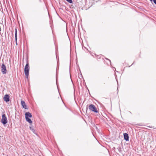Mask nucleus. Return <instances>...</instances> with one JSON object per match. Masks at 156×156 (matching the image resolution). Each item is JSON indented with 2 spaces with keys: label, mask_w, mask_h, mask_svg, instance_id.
Wrapping results in <instances>:
<instances>
[{
  "label": "nucleus",
  "mask_w": 156,
  "mask_h": 156,
  "mask_svg": "<svg viewBox=\"0 0 156 156\" xmlns=\"http://www.w3.org/2000/svg\"><path fill=\"white\" fill-rule=\"evenodd\" d=\"M29 69L30 67L29 66V64L27 61V63L24 67V73L26 77L27 78H28V77Z\"/></svg>",
  "instance_id": "f257e3e1"
},
{
  "label": "nucleus",
  "mask_w": 156,
  "mask_h": 156,
  "mask_svg": "<svg viewBox=\"0 0 156 156\" xmlns=\"http://www.w3.org/2000/svg\"><path fill=\"white\" fill-rule=\"evenodd\" d=\"M89 109L90 111H92L95 113H98V110L95 106V105L93 104H91L89 105Z\"/></svg>",
  "instance_id": "f03ea898"
},
{
  "label": "nucleus",
  "mask_w": 156,
  "mask_h": 156,
  "mask_svg": "<svg viewBox=\"0 0 156 156\" xmlns=\"http://www.w3.org/2000/svg\"><path fill=\"white\" fill-rule=\"evenodd\" d=\"M7 117L5 114L2 115V119L1 120L2 123L3 125H5L7 123Z\"/></svg>",
  "instance_id": "7ed1b4c3"
},
{
  "label": "nucleus",
  "mask_w": 156,
  "mask_h": 156,
  "mask_svg": "<svg viewBox=\"0 0 156 156\" xmlns=\"http://www.w3.org/2000/svg\"><path fill=\"white\" fill-rule=\"evenodd\" d=\"M1 71L2 73L3 74L6 73L7 71L5 66L4 64H2L1 67Z\"/></svg>",
  "instance_id": "20e7f679"
},
{
  "label": "nucleus",
  "mask_w": 156,
  "mask_h": 156,
  "mask_svg": "<svg viewBox=\"0 0 156 156\" xmlns=\"http://www.w3.org/2000/svg\"><path fill=\"white\" fill-rule=\"evenodd\" d=\"M3 99L6 102H9L10 101L9 96L8 94H6L4 95Z\"/></svg>",
  "instance_id": "39448f33"
},
{
  "label": "nucleus",
  "mask_w": 156,
  "mask_h": 156,
  "mask_svg": "<svg viewBox=\"0 0 156 156\" xmlns=\"http://www.w3.org/2000/svg\"><path fill=\"white\" fill-rule=\"evenodd\" d=\"M124 139L126 141L129 140V136L128 134L126 133H124Z\"/></svg>",
  "instance_id": "423d86ee"
},
{
  "label": "nucleus",
  "mask_w": 156,
  "mask_h": 156,
  "mask_svg": "<svg viewBox=\"0 0 156 156\" xmlns=\"http://www.w3.org/2000/svg\"><path fill=\"white\" fill-rule=\"evenodd\" d=\"M25 118H31L32 117V115L29 112H27L25 114Z\"/></svg>",
  "instance_id": "0eeeda50"
},
{
  "label": "nucleus",
  "mask_w": 156,
  "mask_h": 156,
  "mask_svg": "<svg viewBox=\"0 0 156 156\" xmlns=\"http://www.w3.org/2000/svg\"><path fill=\"white\" fill-rule=\"evenodd\" d=\"M21 105L25 109H27V105H26L25 102L24 101H21Z\"/></svg>",
  "instance_id": "6e6552de"
},
{
  "label": "nucleus",
  "mask_w": 156,
  "mask_h": 156,
  "mask_svg": "<svg viewBox=\"0 0 156 156\" xmlns=\"http://www.w3.org/2000/svg\"><path fill=\"white\" fill-rule=\"evenodd\" d=\"M15 41L16 42V44L17 45V30H16V28L15 29Z\"/></svg>",
  "instance_id": "1a4fd4ad"
},
{
  "label": "nucleus",
  "mask_w": 156,
  "mask_h": 156,
  "mask_svg": "<svg viewBox=\"0 0 156 156\" xmlns=\"http://www.w3.org/2000/svg\"><path fill=\"white\" fill-rule=\"evenodd\" d=\"M27 122H28L30 123H32V121H31V119L29 118H25Z\"/></svg>",
  "instance_id": "9d476101"
},
{
  "label": "nucleus",
  "mask_w": 156,
  "mask_h": 156,
  "mask_svg": "<svg viewBox=\"0 0 156 156\" xmlns=\"http://www.w3.org/2000/svg\"><path fill=\"white\" fill-rule=\"evenodd\" d=\"M30 130H31L34 133H35V130L33 129V128H32V127L31 126H30Z\"/></svg>",
  "instance_id": "9b49d317"
},
{
  "label": "nucleus",
  "mask_w": 156,
  "mask_h": 156,
  "mask_svg": "<svg viewBox=\"0 0 156 156\" xmlns=\"http://www.w3.org/2000/svg\"><path fill=\"white\" fill-rule=\"evenodd\" d=\"M66 0L70 3H73V1L72 0Z\"/></svg>",
  "instance_id": "f8f14e48"
},
{
  "label": "nucleus",
  "mask_w": 156,
  "mask_h": 156,
  "mask_svg": "<svg viewBox=\"0 0 156 156\" xmlns=\"http://www.w3.org/2000/svg\"><path fill=\"white\" fill-rule=\"evenodd\" d=\"M117 149L118 150L119 152H120L121 151V148L120 147H118L117 148Z\"/></svg>",
  "instance_id": "ddd939ff"
},
{
  "label": "nucleus",
  "mask_w": 156,
  "mask_h": 156,
  "mask_svg": "<svg viewBox=\"0 0 156 156\" xmlns=\"http://www.w3.org/2000/svg\"><path fill=\"white\" fill-rule=\"evenodd\" d=\"M154 3L156 5V0H153Z\"/></svg>",
  "instance_id": "4468645a"
},
{
  "label": "nucleus",
  "mask_w": 156,
  "mask_h": 156,
  "mask_svg": "<svg viewBox=\"0 0 156 156\" xmlns=\"http://www.w3.org/2000/svg\"><path fill=\"white\" fill-rule=\"evenodd\" d=\"M152 2V0H150Z\"/></svg>",
  "instance_id": "2eb2a0df"
},
{
  "label": "nucleus",
  "mask_w": 156,
  "mask_h": 156,
  "mask_svg": "<svg viewBox=\"0 0 156 156\" xmlns=\"http://www.w3.org/2000/svg\"><path fill=\"white\" fill-rule=\"evenodd\" d=\"M7 156H8V155H7Z\"/></svg>",
  "instance_id": "dca6fc26"
}]
</instances>
